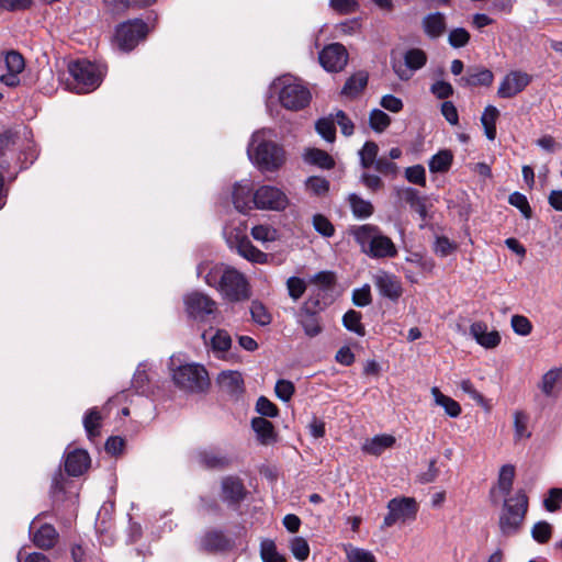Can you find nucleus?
Wrapping results in <instances>:
<instances>
[{
    "instance_id": "nucleus-24",
    "label": "nucleus",
    "mask_w": 562,
    "mask_h": 562,
    "mask_svg": "<svg viewBox=\"0 0 562 562\" xmlns=\"http://www.w3.org/2000/svg\"><path fill=\"white\" fill-rule=\"evenodd\" d=\"M229 243L233 244L232 240ZM234 244L238 254L245 259L257 263L267 261V254L257 249L246 236H236Z\"/></svg>"
},
{
    "instance_id": "nucleus-12",
    "label": "nucleus",
    "mask_w": 562,
    "mask_h": 562,
    "mask_svg": "<svg viewBox=\"0 0 562 562\" xmlns=\"http://www.w3.org/2000/svg\"><path fill=\"white\" fill-rule=\"evenodd\" d=\"M25 67L23 56L11 50L0 55V82L8 87H16L20 83V74Z\"/></svg>"
},
{
    "instance_id": "nucleus-28",
    "label": "nucleus",
    "mask_w": 562,
    "mask_h": 562,
    "mask_svg": "<svg viewBox=\"0 0 562 562\" xmlns=\"http://www.w3.org/2000/svg\"><path fill=\"white\" fill-rule=\"evenodd\" d=\"M303 159L305 162L323 169H331L335 166L333 157L318 148H306L303 153Z\"/></svg>"
},
{
    "instance_id": "nucleus-32",
    "label": "nucleus",
    "mask_w": 562,
    "mask_h": 562,
    "mask_svg": "<svg viewBox=\"0 0 562 562\" xmlns=\"http://www.w3.org/2000/svg\"><path fill=\"white\" fill-rule=\"evenodd\" d=\"M222 491L224 498L231 502H237L244 497V486L238 477H225L222 481Z\"/></svg>"
},
{
    "instance_id": "nucleus-23",
    "label": "nucleus",
    "mask_w": 562,
    "mask_h": 562,
    "mask_svg": "<svg viewBox=\"0 0 562 562\" xmlns=\"http://www.w3.org/2000/svg\"><path fill=\"white\" fill-rule=\"evenodd\" d=\"M90 458L85 450H75L67 454L65 470L71 476L81 475L89 467Z\"/></svg>"
},
{
    "instance_id": "nucleus-46",
    "label": "nucleus",
    "mask_w": 562,
    "mask_h": 562,
    "mask_svg": "<svg viewBox=\"0 0 562 562\" xmlns=\"http://www.w3.org/2000/svg\"><path fill=\"white\" fill-rule=\"evenodd\" d=\"M514 429L515 440L520 441L530 437L528 431V416L521 412H515L514 414Z\"/></svg>"
},
{
    "instance_id": "nucleus-34",
    "label": "nucleus",
    "mask_w": 562,
    "mask_h": 562,
    "mask_svg": "<svg viewBox=\"0 0 562 562\" xmlns=\"http://www.w3.org/2000/svg\"><path fill=\"white\" fill-rule=\"evenodd\" d=\"M498 116L499 111L494 105H487L481 116L484 133L490 140H494L496 137V121Z\"/></svg>"
},
{
    "instance_id": "nucleus-4",
    "label": "nucleus",
    "mask_w": 562,
    "mask_h": 562,
    "mask_svg": "<svg viewBox=\"0 0 562 562\" xmlns=\"http://www.w3.org/2000/svg\"><path fill=\"white\" fill-rule=\"evenodd\" d=\"M68 72L71 81L68 83L71 90L77 93H88L95 90L101 81L103 74L93 63L88 60H76L68 65Z\"/></svg>"
},
{
    "instance_id": "nucleus-18",
    "label": "nucleus",
    "mask_w": 562,
    "mask_h": 562,
    "mask_svg": "<svg viewBox=\"0 0 562 562\" xmlns=\"http://www.w3.org/2000/svg\"><path fill=\"white\" fill-rule=\"evenodd\" d=\"M254 192L255 190L249 180L236 182L232 190V203L234 207L241 213H247L255 209L252 202Z\"/></svg>"
},
{
    "instance_id": "nucleus-30",
    "label": "nucleus",
    "mask_w": 562,
    "mask_h": 562,
    "mask_svg": "<svg viewBox=\"0 0 562 562\" xmlns=\"http://www.w3.org/2000/svg\"><path fill=\"white\" fill-rule=\"evenodd\" d=\"M431 395L435 404L441 406L448 416L456 418L461 414V406L459 403L442 394L438 387L434 386L431 389Z\"/></svg>"
},
{
    "instance_id": "nucleus-62",
    "label": "nucleus",
    "mask_w": 562,
    "mask_h": 562,
    "mask_svg": "<svg viewBox=\"0 0 562 562\" xmlns=\"http://www.w3.org/2000/svg\"><path fill=\"white\" fill-rule=\"evenodd\" d=\"M294 390L293 383L289 380H278L274 387L277 396L283 402L291 400Z\"/></svg>"
},
{
    "instance_id": "nucleus-58",
    "label": "nucleus",
    "mask_w": 562,
    "mask_h": 562,
    "mask_svg": "<svg viewBox=\"0 0 562 562\" xmlns=\"http://www.w3.org/2000/svg\"><path fill=\"white\" fill-rule=\"evenodd\" d=\"M551 531H552V528L549 522L539 521L532 527L531 535L536 541H538L540 543H544L550 539Z\"/></svg>"
},
{
    "instance_id": "nucleus-2",
    "label": "nucleus",
    "mask_w": 562,
    "mask_h": 562,
    "mask_svg": "<svg viewBox=\"0 0 562 562\" xmlns=\"http://www.w3.org/2000/svg\"><path fill=\"white\" fill-rule=\"evenodd\" d=\"M356 241L361 251L373 259L394 258L397 255V248L393 240L383 235L375 225L364 224L352 231Z\"/></svg>"
},
{
    "instance_id": "nucleus-25",
    "label": "nucleus",
    "mask_w": 562,
    "mask_h": 562,
    "mask_svg": "<svg viewBox=\"0 0 562 562\" xmlns=\"http://www.w3.org/2000/svg\"><path fill=\"white\" fill-rule=\"evenodd\" d=\"M251 427L256 432L257 439L261 445H271L276 441L277 435L271 422L263 417H255L251 420Z\"/></svg>"
},
{
    "instance_id": "nucleus-20",
    "label": "nucleus",
    "mask_w": 562,
    "mask_h": 562,
    "mask_svg": "<svg viewBox=\"0 0 562 562\" xmlns=\"http://www.w3.org/2000/svg\"><path fill=\"white\" fill-rule=\"evenodd\" d=\"M470 334L475 341L484 348H495L501 342V336L497 330H487V325L482 322H475L470 326Z\"/></svg>"
},
{
    "instance_id": "nucleus-44",
    "label": "nucleus",
    "mask_w": 562,
    "mask_h": 562,
    "mask_svg": "<svg viewBox=\"0 0 562 562\" xmlns=\"http://www.w3.org/2000/svg\"><path fill=\"white\" fill-rule=\"evenodd\" d=\"M379 151V147L373 142H367L359 151L360 162L363 168L374 166Z\"/></svg>"
},
{
    "instance_id": "nucleus-31",
    "label": "nucleus",
    "mask_w": 562,
    "mask_h": 562,
    "mask_svg": "<svg viewBox=\"0 0 562 562\" xmlns=\"http://www.w3.org/2000/svg\"><path fill=\"white\" fill-rule=\"evenodd\" d=\"M57 539V532L52 525H43L34 532L33 542L41 549H50Z\"/></svg>"
},
{
    "instance_id": "nucleus-50",
    "label": "nucleus",
    "mask_w": 562,
    "mask_h": 562,
    "mask_svg": "<svg viewBox=\"0 0 562 562\" xmlns=\"http://www.w3.org/2000/svg\"><path fill=\"white\" fill-rule=\"evenodd\" d=\"M290 549L292 554L299 561H305L310 554V546L302 537H294L291 539Z\"/></svg>"
},
{
    "instance_id": "nucleus-59",
    "label": "nucleus",
    "mask_w": 562,
    "mask_h": 562,
    "mask_svg": "<svg viewBox=\"0 0 562 562\" xmlns=\"http://www.w3.org/2000/svg\"><path fill=\"white\" fill-rule=\"evenodd\" d=\"M300 310L318 315L321 311L324 310V304L322 303V293L317 292L315 294H311L302 304Z\"/></svg>"
},
{
    "instance_id": "nucleus-48",
    "label": "nucleus",
    "mask_w": 562,
    "mask_h": 562,
    "mask_svg": "<svg viewBox=\"0 0 562 562\" xmlns=\"http://www.w3.org/2000/svg\"><path fill=\"white\" fill-rule=\"evenodd\" d=\"M369 122L372 130L381 133L390 125L391 119L382 110L374 109L370 112Z\"/></svg>"
},
{
    "instance_id": "nucleus-52",
    "label": "nucleus",
    "mask_w": 562,
    "mask_h": 562,
    "mask_svg": "<svg viewBox=\"0 0 562 562\" xmlns=\"http://www.w3.org/2000/svg\"><path fill=\"white\" fill-rule=\"evenodd\" d=\"M561 376V371L559 369L549 370L542 376L540 389L547 395L551 396L553 394V389Z\"/></svg>"
},
{
    "instance_id": "nucleus-43",
    "label": "nucleus",
    "mask_w": 562,
    "mask_h": 562,
    "mask_svg": "<svg viewBox=\"0 0 562 562\" xmlns=\"http://www.w3.org/2000/svg\"><path fill=\"white\" fill-rule=\"evenodd\" d=\"M250 314L252 321L260 325L267 326L271 323V315L267 307L259 301H252L250 305Z\"/></svg>"
},
{
    "instance_id": "nucleus-37",
    "label": "nucleus",
    "mask_w": 562,
    "mask_h": 562,
    "mask_svg": "<svg viewBox=\"0 0 562 562\" xmlns=\"http://www.w3.org/2000/svg\"><path fill=\"white\" fill-rule=\"evenodd\" d=\"M402 198L409 204V206L419 214L422 218L427 215L426 203L423 198L418 195L417 190L413 188H406L401 193Z\"/></svg>"
},
{
    "instance_id": "nucleus-16",
    "label": "nucleus",
    "mask_w": 562,
    "mask_h": 562,
    "mask_svg": "<svg viewBox=\"0 0 562 562\" xmlns=\"http://www.w3.org/2000/svg\"><path fill=\"white\" fill-rule=\"evenodd\" d=\"M205 346L217 358H225L232 347V337L225 329H209L202 334Z\"/></svg>"
},
{
    "instance_id": "nucleus-33",
    "label": "nucleus",
    "mask_w": 562,
    "mask_h": 562,
    "mask_svg": "<svg viewBox=\"0 0 562 562\" xmlns=\"http://www.w3.org/2000/svg\"><path fill=\"white\" fill-rule=\"evenodd\" d=\"M351 212L357 218H368L373 214V205L370 201L362 199L356 193L348 195Z\"/></svg>"
},
{
    "instance_id": "nucleus-41",
    "label": "nucleus",
    "mask_w": 562,
    "mask_h": 562,
    "mask_svg": "<svg viewBox=\"0 0 562 562\" xmlns=\"http://www.w3.org/2000/svg\"><path fill=\"white\" fill-rule=\"evenodd\" d=\"M316 131L325 140L333 143L336 137L335 120L333 115L319 119L316 122Z\"/></svg>"
},
{
    "instance_id": "nucleus-10",
    "label": "nucleus",
    "mask_w": 562,
    "mask_h": 562,
    "mask_svg": "<svg viewBox=\"0 0 562 562\" xmlns=\"http://www.w3.org/2000/svg\"><path fill=\"white\" fill-rule=\"evenodd\" d=\"M389 513L384 517L383 528L391 527L396 521L413 520L416 517L418 506L413 497L392 498L387 504Z\"/></svg>"
},
{
    "instance_id": "nucleus-26",
    "label": "nucleus",
    "mask_w": 562,
    "mask_h": 562,
    "mask_svg": "<svg viewBox=\"0 0 562 562\" xmlns=\"http://www.w3.org/2000/svg\"><path fill=\"white\" fill-rule=\"evenodd\" d=\"M296 321L308 337H315L322 333L323 328L317 314L299 310L296 313Z\"/></svg>"
},
{
    "instance_id": "nucleus-11",
    "label": "nucleus",
    "mask_w": 562,
    "mask_h": 562,
    "mask_svg": "<svg viewBox=\"0 0 562 562\" xmlns=\"http://www.w3.org/2000/svg\"><path fill=\"white\" fill-rule=\"evenodd\" d=\"M147 34V25L142 20L122 23L115 33V41L120 49L132 50Z\"/></svg>"
},
{
    "instance_id": "nucleus-15",
    "label": "nucleus",
    "mask_w": 562,
    "mask_h": 562,
    "mask_svg": "<svg viewBox=\"0 0 562 562\" xmlns=\"http://www.w3.org/2000/svg\"><path fill=\"white\" fill-rule=\"evenodd\" d=\"M321 65L327 70V71H340L345 68L348 61V53L346 48L339 44L334 43L330 45H327L318 56Z\"/></svg>"
},
{
    "instance_id": "nucleus-56",
    "label": "nucleus",
    "mask_w": 562,
    "mask_h": 562,
    "mask_svg": "<svg viewBox=\"0 0 562 562\" xmlns=\"http://www.w3.org/2000/svg\"><path fill=\"white\" fill-rule=\"evenodd\" d=\"M289 295L292 300L297 301L305 292L306 284L304 280L297 277H291L286 281Z\"/></svg>"
},
{
    "instance_id": "nucleus-39",
    "label": "nucleus",
    "mask_w": 562,
    "mask_h": 562,
    "mask_svg": "<svg viewBox=\"0 0 562 562\" xmlns=\"http://www.w3.org/2000/svg\"><path fill=\"white\" fill-rule=\"evenodd\" d=\"M344 326L350 330L356 333L359 336H364L366 329L361 324V314L355 310H349L342 317Z\"/></svg>"
},
{
    "instance_id": "nucleus-14",
    "label": "nucleus",
    "mask_w": 562,
    "mask_h": 562,
    "mask_svg": "<svg viewBox=\"0 0 562 562\" xmlns=\"http://www.w3.org/2000/svg\"><path fill=\"white\" fill-rule=\"evenodd\" d=\"M372 282L382 297L392 302L398 301L404 289L398 277L385 270H379L372 276Z\"/></svg>"
},
{
    "instance_id": "nucleus-6",
    "label": "nucleus",
    "mask_w": 562,
    "mask_h": 562,
    "mask_svg": "<svg viewBox=\"0 0 562 562\" xmlns=\"http://www.w3.org/2000/svg\"><path fill=\"white\" fill-rule=\"evenodd\" d=\"M175 384L189 393H202L210 386V378L206 369L199 363L179 366L172 371Z\"/></svg>"
},
{
    "instance_id": "nucleus-57",
    "label": "nucleus",
    "mask_w": 562,
    "mask_h": 562,
    "mask_svg": "<svg viewBox=\"0 0 562 562\" xmlns=\"http://www.w3.org/2000/svg\"><path fill=\"white\" fill-rule=\"evenodd\" d=\"M513 330L520 336H527L532 330L530 321L522 315H514L510 321Z\"/></svg>"
},
{
    "instance_id": "nucleus-7",
    "label": "nucleus",
    "mask_w": 562,
    "mask_h": 562,
    "mask_svg": "<svg viewBox=\"0 0 562 562\" xmlns=\"http://www.w3.org/2000/svg\"><path fill=\"white\" fill-rule=\"evenodd\" d=\"M218 291L222 296L229 302L245 301L250 296V288L247 279L234 268H229V270L223 274Z\"/></svg>"
},
{
    "instance_id": "nucleus-27",
    "label": "nucleus",
    "mask_w": 562,
    "mask_h": 562,
    "mask_svg": "<svg viewBox=\"0 0 562 562\" xmlns=\"http://www.w3.org/2000/svg\"><path fill=\"white\" fill-rule=\"evenodd\" d=\"M395 443V438L391 435H376L371 439H368L363 446L362 450L366 453L372 456H380L385 449L391 448Z\"/></svg>"
},
{
    "instance_id": "nucleus-21",
    "label": "nucleus",
    "mask_w": 562,
    "mask_h": 562,
    "mask_svg": "<svg viewBox=\"0 0 562 562\" xmlns=\"http://www.w3.org/2000/svg\"><path fill=\"white\" fill-rule=\"evenodd\" d=\"M231 267H226L222 263H209L202 262L198 266V276L203 277L205 283L210 286H214L217 290L222 283V277L229 270Z\"/></svg>"
},
{
    "instance_id": "nucleus-35",
    "label": "nucleus",
    "mask_w": 562,
    "mask_h": 562,
    "mask_svg": "<svg viewBox=\"0 0 562 562\" xmlns=\"http://www.w3.org/2000/svg\"><path fill=\"white\" fill-rule=\"evenodd\" d=\"M368 76L366 72H357L352 75L345 83L341 93L344 95L353 98L358 95L367 86Z\"/></svg>"
},
{
    "instance_id": "nucleus-9",
    "label": "nucleus",
    "mask_w": 562,
    "mask_h": 562,
    "mask_svg": "<svg viewBox=\"0 0 562 562\" xmlns=\"http://www.w3.org/2000/svg\"><path fill=\"white\" fill-rule=\"evenodd\" d=\"M184 310L189 318L196 322H206L217 312V303L202 292H191L183 297Z\"/></svg>"
},
{
    "instance_id": "nucleus-42",
    "label": "nucleus",
    "mask_w": 562,
    "mask_h": 562,
    "mask_svg": "<svg viewBox=\"0 0 562 562\" xmlns=\"http://www.w3.org/2000/svg\"><path fill=\"white\" fill-rule=\"evenodd\" d=\"M101 414L97 408H91L83 418V426L90 439L99 435Z\"/></svg>"
},
{
    "instance_id": "nucleus-64",
    "label": "nucleus",
    "mask_w": 562,
    "mask_h": 562,
    "mask_svg": "<svg viewBox=\"0 0 562 562\" xmlns=\"http://www.w3.org/2000/svg\"><path fill=\"white\" fill-rule=\"evenodd\" d=\"M347 558L348 562H375L373 554L363 549H351Z\"/></svg>"
},
{
    "instance_id": "nucleus-38",
    "label": "nucleus",
    "mask_w": 562,
    "mask_h": 562,
    "mask_svg": "<svg viewBox=\"0 0 562 562\" xmlns=\"http://www.w3.org/2000/svg\"><path fill=\"white\" fill-rule=\"evenodd\" d=\"M200 463L209 469H222L229 463L228 458L216 451H202L199 454Z\"/></svg>"
},
{
    "instance_id": "nucleus-55",
    "label": "nucleus",
    "mask_w": 562,
    "mask_h": 562,
    "mask_svg": "<svg viewBox=\"0 0 562 562\" xmlns=\"http://www.w3.org/2000/svg\"><path fill=\"white\" fill-rule=\"evenodd\" d=\"M406 179L415 184L426 186V172L422 165H415L405 169Z\"/></svg>"
},
{
    "instance_id": "nucleus-47",
    "label": "nucleus",
    "mask_w": 562,
    "mask_h": 562,
    "mask_svg": "<svg viewBox=\"0 0 562 562\" xmlns=\"http://www.w3.org/2000/svg\"><path fill=\"white\" fill-rule=\"evenodd\" d=\"M251 236L257 241L268 243L278 238V232L269 225H257L251 228Z\"/></svg>"
},
{
    "instance_id": "nucleus-49",
    "label": "nucleus",
    "mask_w": 562,
    "mask_h": 562,
    "mask_svg": "<svg viewBox=\"0 0 562 562\" xmlns=\"http://www.w3.org/2000/svg\"><path fill=\"white\" fill-rule=\"evenodd\" d=\"M260 553L263 562H285L284 558L278 553L276 544L271 540H263L261 542Z\"/></svg>"
},
{
    "instance_id": "nucleus-5",
    "label": "nucleus",
    "mask_w": 562,
    "mask_h": 562,
    "mask_svg": "<svg viewBox=\"0 0 562 562\" xmlns=\"http://www.w3.org/2000/svg\"><path fill=\"white\" fill-rule=\"evenodd\" d=\"M527 509L528 497L524 491L505 501L498 522L503 536L509 537L519 530Z\"/></svg>"
},
{
    "instance_id": "nucleus-13",
    "label": "nucleus",
    "mask_w": 562,
    "mask_h": 562,
    "mask_svg": "<svg viewBox=\"0 0 562 562\" xmlns=\"http://www.w3.org/2000/svg\"><path fill=\"white\" fill-rule=\"evenodd\" d=\"M427 63V54L420 48H411L405 52L403 61L393 60L392 68L398 79L409 80L415 71L422 69Z\"/></svg>"
},
{
    "instance_id": "nucleus-63",
    "label": "nucleus",
    "mask_w": 562,
    "mask_h": 562,
    "mask_svg": "<svg viewBox=\"0 0 562 562\" xmlns=\"http://www.w3.org/2000/svg\"><path fill=\"white\" fill-rule=\"evenodd\" d=\"M562 503V488L553 487L549 491L548 497L544 498L543 505L548 512H555Z\"/></svg>"
},
{
    "instance_id": "nucleus-53",
    "label": "nucleus",
    "mask_w": 562,
    "mask_h": 562,
    "mask_svg": "<svg viewBox=\"0 0 562 562\" xmlns=\"http://www.w3.org/2000/svg\"><path fill=\"white\" fill-rule=\"evenodd\" d=\"M508 202L510 205L517 207L525 218L531 217L532 211L526 195L520 192H514L509 195Z\"/></svg>"
},
{
    "instance_id": "nucleus-19",
    "label": "nucleus",
    "mask_w": 562,
    "mask_h": 562,
    "mask_svg": "<svg viewBox=\"0 0 562 562\" xmlns=\"http://www.w3.org/2000/svg\"><path fill=\"white\" fill-rule=\"evenodd\" d=\"M424 33L431 40L441 37L447 31V19L441 12H431L422 20Z\"/></svg>"
},
{
    "instance_id": "nucleus-1",
    "label": "nucleus",
    "mask_w": 562,
    "mask_h": 562,
    "mask_svg": "<svg viewBox=\"0 0 562 562\" xmlns=\"http://www.w3.org/2000/svg\"><path fill=\"white\" fill-rule=\"evenodd\" d=\"M274 137L272 130L262 128L252 134L248 145L249 159L262 171H277L285 162V151Z\"/></svg>"
},
{
    "instance_id": "nucleus-8",
    "label": "nucleus",
    "mask_w": 562,
    "mask_h": 562,
    "mask_svg": "<svg viewBox=\"0 0 562 562\" xmlns=\"http://www.w3.org/2000/svg\"><path fill=\"white\" fill-rule=\"evenodd\" d=\"M252 202L257 210L276 212L284 211L290 204L285 192L270 184H263L257 188L252 195Z\"/></svg>"
},
{
    "instance_id": "nucleus-60",
    "label": "nucleus",
    "mask_w": 562,
    "mask_h": 562,
    "mask_svg": "<svg viewBox=\"0 0 562 562\" xmlns=\"http://www.w3.org/2000/svg\"><path fill=\"white\" fill-rule=\"evenodd\" d=\"M313 226L319 234L325 237H330L334 235L335 229L333 224L322 214L314 215Z\"/></svg>"
},
{
    "instance_id": "nucleus-3",
    "label": "nucleus",
    "mask_w": 562,
    "mask_h": 562,
    "mask_svg": "<svg viewBox=\"0 0 562 562\" xmlns=\"http://www.w3.org/2000/svg\"><path fill=\"white\" fill-rule=\"evenodd\" d=\"M281 105L290 111H300L310 104L312 94L302 81L291 75H284L272 82Z\"/></svg>"
},
{
    "instance_id": "nucleus-45",
    "label": "nucleus",
    "mask_w": 562,
    "mask_h": 562,
    "mask_svg": "<svg viewBox=\"0 0 562 562\" xmlns=\"http://www.w3.org/2000/svg\"><path fill=\"white\" fill-rule=\"evenodd\" d=\"M515 477V467L505 464L501 468L498 474V487L504 494H508L512 490Z\"/></svg>"
},
{
    "instance_id": "nucleus-40",
    "label": "nucleus",
    "mask_w": 562,
    "mask_h": 562,
    "mask_svg": "<svg viewBox=\"0 0 562 562\" xmlns=\"http://www.w3.org/2000/svg\"><path fill=\"white\" fill-rule=\"evenodd\" d=\"M305 189L311 194L323 196L329 190V182L323 177L312 176L305 180Z\"/></svg>"
},
{
    "instance_id": "nucleus-36",
    "label": "nucleus",
    "mask_w": 562,
    "mask_h": 562,
    "mask_svg": "<svg viewBox=\"0 0 562 562\" xmlns=\"http://www.w3.org/2000/svg\"><path fill=\"white\" fill-rule=\"evenodd\" d=\"M453 155L450 150L443 149L434 155L429 160V170L431 172H446L452 164Z\"/></svg>"
},
{
    "instance_id": "nucleus-29",
    "label": "nucleus",
    "mask_w": 562,
    "mask_h": 562,
    "mask_svg": "<svg viewBox=\"0 0 562 562\" xmlns=\"http://www.w3.org/2000/svg\"><path fill=\"white\" fill-rule=\"evenodd\" d=\"M493 82V74L488 69L469 70L460 79V83L467 87L490 86Z\"/></svg>"
},
{
    "instance_id": "nucleus-17",
    "label": "nucleus",
    "mask_w": 562,
    "mask_h": 562,
    "mask_svg": "<svg viewBox=\"0 0 562 562\" xmlns=\"http://www.w3.org/2000/svg\"><path fill=\"white\" fill-rule=\"evenodd\" d=\"M530 82V76L522 71H512L502 80L497 94L501 98H513L521 92Z\"/></svg>"
},
{
    "instance_id": "nucleus-54",
    "label": "nucleus",
    "mask_w": 562,
    "mask_h": 562,
    "mask_svg": "<svg viewBox=\"0 0 562 562\" xmlns=\"http://www.w3.org/2000/svg\"><path fill=\"white\" fill-rule=\"evenodd\" d=\"M372 302L371 288L369 284H364L361 288L352 291V303L358 307H364L370 305Z\"/></svg>"
},
{
    "instance_id": "nucleus-61",
    "label": "nucleus",
    "mask_w": 562,
    "mask_h": 562,
    "mask_svg": "<svg viewBox=\"0 0 562 562\" xmlns=\"http://www.w3.org/2000/svg\"><path fill=\"white\" fill-rule=\"evenodd\" d=\"M256 411L261 416H267V417H276V416H278V413H279L278 407L270 400H268L265 396H260L257 400Z\"/></svg>"
},
{
    "instance_id": "nucleus-51",
    "label": "nucleus",
    "mask_w": 562,
    "mask_h": 562,
    "mask_svg": "<svg viewBox=\"0 0 562 562\" xmlns=\"http://www.w3.org/2000/svg\"><path fill=\"white\" fill-rule=\"evenodd\" d=\"M470 41V33L463 27L452 29L448 34V43L453 48L464 47Z\"/></svg>"
},
{
    "instance_id": "nucleus-22",
    "label": "nucleus",
    "mask_w": 562,
    "mask_h": 562,
    "mask_svg": "<svg viewBox=\"0 0 562 562\" xmlns=\"http://www.w3.org/2000/svg\"><path fill=\"white\" fill-rule=\"evenodd\" d=\"M221 390L229 395H238L244 391V380L238 371H223L217 376Z\"/></svg>"
}]
</instances>
